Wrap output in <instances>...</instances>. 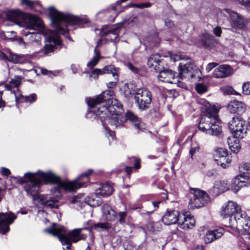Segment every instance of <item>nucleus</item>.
Returning a JSON list of instances; mask_svg holds the SVG:
<instances>
[{"label": "nucleus", "mask_w": 250, "mask_h": 250, "mask_svg": "<svg viewBox=\"0 0 250 250\" xmlns=\"http://www.w3.org/2000/svg\"><path fill=\"white\" fill-rule=\"evenodd\" d=\"M54 193L56 194V198H50L48 200H43L42 204L46 207L50 208H57L58 206V199L61 197V193L58 188L54 189Z\"/></svg>", "instance_id": "7c9ffc66"}, {"label": "nucleus", "mask_w": 250, "mask_h": 250, "mask_svg": "<svg viewBox=\"0 0 250 250\" xmlns=\"http://www.w3.org/2000/svg\"><path fill=\"white\" fill-rule=\"evenodd\" d=\"M195 224V221L192 216L182 214L180 217L178 225L181 229H186L192 228Z\"/></svg>", "instance_id": "393cba45"}, {"label": "nucleus", "mask_w": 250, "mask_h": 250, "mask_svg": "<svg viewBox=\"0 0 250 250\" xmlns=\"http://www.w3.org/2000/svg\"><path fill=\"white\" fill-rule=\"evenodd\" d=\"M0 59L7 61L8 60V55H6L1 51H0Z\"/></svg>", "instance_id": "69168bd1"}, {"label": "nucleus", "mask_w": 250, "mask_h": 250, "mask_svg": "<svg viewBox=\"0 0 250 250\" xmlns=\"http://www.w3.org/2000/svg\"><path fill=\"white\" fill-rule=\"evenodd\" d=\"M23 55H18L10 52L8 55V61L15 63H22L25 62Z\"/></svg>", "instance_id": "473e14b6"}, {"label": "nucleus", "mask_w": 250, "mask_h": 250, "mask_svg": "<svg viewBox=\"0 0 250 250\" xmlns=\"http://www.w3.org/2000/svg\"><path fill=\"white\" fill-rule=\"evenodd\" d=\"M94 229L99 231L107 230L111 228V225L109 223H98L94 226Z\"/></svg>", "instance_id": "ea45409f"}, {"label": "nucleus", "mask_w": 250, "mask_h": 250, "mask_svg": "<svg viewBox=\"0 0 250 250\" xmlns=\"http://www.w3.org/2000/svg\"><path fill=\"white\" fill-rule=\"evenodd\" d=\"M21 77L16 76L13 79H12L9 83L5 85V89L12 91L13 87H18L21 84Z\"/></svg>", "instance_id": "72a5a7b5"}, {"label": "nucleus", "mask_w": 250, "mask_h": 250, "mask_svg": "<svg viewBox=\"0 0 250 250\" xmlns=\"http://www.w3.org/2000/svg\"><path fill=\"white\" fill-rule=\"evenodd\" d=\"M225 90V93L227 94H234L238 95V93L236 91H234L231 87H227L224 88Z\"/></svg>", "instance_id": "864d4df0"}, {"label": "nucleus", "mask_w": 250, "mask_h": 250, "mask_svg": "<svg viewBox=\"0 0 250 250\" xmlns=\"http://www.w3.org/2000/svg\"><path fill=\"white\" fill-rule=\"evenodd\" d=\"M165 24L167 27L169 28L172 27L174 26L173 22L169 19H166L165 20Z\"/></svg>", "instance_id": "e2e57ef3"}, {"label": "nucleus", "mask_w": 250, "mask_h": 250, "mask_svg": "<svg viewBox=\"0 0 250 250\" xmlns=\"http://www.w3.org/2000/svg\"><path fill=\"white\" fill-rule=\"evenodd\" d=\"M226 226L236 231L240 229H243L246 231L250 228V219L246 213L242 211L241 212H238L229 218V224Z\"/></svg>", "instance_id": "1a4fd4ad"}, {"label": "nucleus", "mask_w": 250, "mask_h": 250, "mask_svg": "<svg viewBox=\"0 0 250 250\" xmlns=\"http://www.w3.org/2000/svg\"><path fill=\"white\" fill-rule=\"evenodd\" d=\"M114 94V91L112 90H107L97 96L95 98H90L87 101V103L89 106L94 107L97 106V104L103 102L107 101L108 104L110 102L112 98L111 97Z\"/></svg>", "instance_id": "2eb2a0df"}, {"label": "nucleus", "mask_w": 250, "mask_h": 250, "mask_svg": "<svg viewBox=\"0 0 250 250\" xmlns=\"http://www.w3.org/2000/svg\"><path fill=\"white\" fill-rule=\"evenodd\" d=\"M135 99L139 109L145 110L148 108L151 103V92L146 88H138L135 93Z\"/></svg>", "instance_id": "9d476101"}, {"label": "nucleus", "mask_w": 250, "mask_h": 250, "mask_svg": "<svg viewBox=\"0 0 250 250\" xmlns=\"http://www.w3.org/2000/svg\"><path fill=\"white\" fill-rule=\"evenodd\" d=\"M238 1L241 5L250 8V0H238Z\"/></svg>", "instance_id": "13d9d810"}, {"label": "nucleus", "mask_w": 250, "mask_h": 250, "mask_svg": "<svg viewBox=\"0 0 250 250\" xmlns=\"http://www.w3.org/2000/svg\"><path fill=\"white\" fill-rule=\"evenodd\" d=\"M8 21L21 25L22 22L27 29L34 30L36 27L42 26V21L37 16L26 14L19 10H12L7 13Z\"/></svg>", "instance_id": "39448f33"}, {"label": "nucleus", "mask_w": 250, "mask_h": 250, "mask_svg": "<svg viewBox=\"0 0 250 250\" xmlns=\"http://www.w3.org/2000/svg\"><path fill=\"white\" fill-rule=\"evenodd\" d=\"M92 171L91 169L88 170L73 181L62 182L59 176L51 171L44 172L39 170L37 173L27 172L20 180V183H26L24 189L31 196L37 195L42 181L45 183L56 184L59 188L71 191L81 188L85 183L87 182Z\"/></svg>", "instance_id": "f257e3e1"}, {"label": "nucleus", "mask_w": 250, "mask_h": 250, "mask_svg": "<svg viewBox=\"0 0 250 250\" xmlns=\"http://www.w3.org/2000/svg\"><path fill=\"white\" fill-rule=\"evenodd\" d=\"M97 46L98 44L95 47L94 50V56L87 64V66L90 68L94 67L98 63L100 59L102 58L100 51H98L97 49Z\"/></svg>", "instance_id": "f704fd0d"}, {"label": "nucleus", "mask_w": 250, "mask_h": 250, "mask_svg": "<svg viewBox=\"0 0 250 250\" xmlns=\"http://www.w3.org/2000/svg\"><path fill=\"white\" fill-rule=\"evenodd\" d=\"M218 108L214 105H206L205 113L201 118L199 123V129L207 134L218 135L222 131L218 119Z\"/></svg>", "instance_id": "20e7f679"}, {"label": "nucleus", "mask_w": 250, "mask_h": 250, "mask_svg": "<svg viewBox=\"0 0 250 250\" xmlns=\"http://www.w3.org/2000/svg\"><path fill=\"white\" fill-rule=\"evenodd\" d=\"M37 100V95L36 94H31L29 96H24L23 102L32 103Z\"/></svg>", "instance_id": "49530a36"}, {"label": "nucleus", "mask_w": 250, "mask_h": 250, "mask_svg": "<svg viewBox=\"0 0 250 250\" xmlns=\"http://www.w3.org/2000/svg\"><path fill=\"white\" fill-rule=\"evenodd\" d=\"M125 121L128 120L133 125L137 131L143 130L145 129V125L141 122L139 119L132 112L127 110L125 114Z\"/></svg>", "instance_id": "b1692460"}, {"label": "nucleus", "mask_w": 250, "mask_h": 250, "mask_svg": "<svg viewBox=\"0 0 250 250\" xmlns=\"http://www.w3.org/2000/svg\"><path fill=\"white\" fill-rule=\"evenodd\" d=\"M228 127L235 137L243 138L247 132V127L244 120L239 117H233L229 122Z\"/></svg>", "instance_id": "9b49d317"}, {"label": "nucleus", "mask_w": 250, "mask_h": 250, "mask_svg": "<svg viewBox=\"0 0 250 250\" xmlns=\"http://www.w3.org/2000/svg\"><path fill=\"white\" fill-rule=\"evenodd\" d=\"M84 229H88V228L75 229L69 231L67 234H65L64 227L54 224L50 228L44 229V231L58 237L63 245H66L67 249H70L72 243H77L80 240H84L86 239V235L81 233L82 231Z\"/></svg>", "instance_id": "7ed1b4c3"}, {"label": "nucleus", "mask_w": 250, "mask_h": 250, "mask_svg": "<svg viewBox=\"0 0 250 250\" xmlns=\"http://www.w3.org/2000/svg\"><path fill=\"white\" fill-rule=\"evenodd\" d=\"M134 161V167L138 169L140 168V160L138 158H135V157H133V158Z\"/></svg>", "instance_id": "052dcab7"}, {"label": "nucleus", "mask_w": 250, "mask_h": 250, "mask_svg": "<svg viewBox=\"0 0 250 250\" xmlns=\"http://www.w3.org/2000/svg\"><path fill=\"white\" fill-rule=\"evenodd\" d=\"M124 93L125 96L129 97L130 95L135 94V86L132 83H127L124 85Z\"/></svg>", "instance_id": "4c0bfd02"}, {"label": "nucleus", "mask_w": 250, "mask_h": 250, "mask_svg": "<svg viewBox=\"0 0 250 250\" xmlns=\"http://www.w3.org/2000/svg\"><path fill=\"white\" fill-rule=\"evenodd\" d=\"M119 222L121 224H123L125 222V219L127 216L126 212H120L119 213Z\"/></svg>", "instance_id": "3c124183"}, {"label": "nucleus", "mask_w": 250, "mask_h": 250, "mask_svg": "<svg viewBox=\"0 0 250 250\" xmlns=\"http://www.w3.org/2000/svg\"><path fill=\"white\" fill-rule=\"evenodd\" d=\"M131 5L134 7L143 8L150 7L151 6V4L150 2H144L140 4L132 3Z\"/></svg>", "instance_id": "09e8293b"}, {"label": "nucleus", "mask_w": 250, "mask_h": 250, "mask_svg": "<svg viewBox=\"0 0 250 250\" xmlns=\"http://www.w3.org/2000/svg\"><path fill=\"white\" fill-rule=\"evenodd\" d=\"M108 34H112L113 35V38L116 39L118 37V30L117 29H114L111 30H109L108 31H106L104 32V35L107 36Z\"/></svg>", "instance_id": "603ef678"}, {"label": "nucleus", "mask_w": 250, "mask_h": 250, "mask_svg": "<svg viewBox=\"0 0 250 250\" xmlns=\"http://www.w3.org/2000/svg\"><path fill=\"white\" fill-rule=\"evenodd\" d=\"M182 214L176 210H167L163 216L162 220L165 225H170L179 222Z\"/></svg>", "instance_id": "f3484780"}, {"label": "nucleus", "mask_w": 250, "mask_h": 250, "mask_svg": "<svg viewBox=\"0 0 250 250\" xmlns=\"http://www.w3.org/2000/svg\"><path fill=\"white\" fill-rule=\"evenodd\" d=\"M21 3L26 5L31 8H33L34 5L39 4L37 1H33L30 0H21Z\"/></svg>", "instance_id": "de8ad7c7"}, {"label": "nucleus", "mask_w": 250, "mask_h": 250, "mask_svg": "<svg viewBox=\"0 0 250 250\" xmlns=\"http://www.w3.org/2000/svg\"><path fill=\"white\" fill-rule=\"evenodd\" d=\"M196 90L198 93L203 94L208 91V87L203 83H198L196 85Z\"/></svg>", "instance_id": "c03bdc74"}, {"label": "nucleus", "mask_w": 250, "mask_h": 250, "mask_svg": "<svg viewBox=\"0 0 250 250\" xmlns=\"http://www.w3.org/2000/svg\"><path fill=\"white\" fill-rule=\"evenodd\" d=\"M239 138L238 137H235L234 135L232 137H229L228 138V144L229 148L234 153L238 152L241 148Z\"/></svg>", "instance_id": "2f4dec72"}, {"label": "nucleus", "mask_w": 250, "mask_h": 250, "mask_svg": "<svg viewBox=\"0 0 250 250\" xmlns=\"http://www.w3.org/2000/svg\"><path fill=\"white\" fill-rule=\"evenodd\" d=\"M113 192V188L109 184H105L100 186L95 190V195L103 197L110 196Z\"/></svg>", "instance_id": "cd10ccee"}, {"label": "nucleus", "mask_w": 250, "mask_h": 250, "mask_svg": "<svg viewBox=\"0 0 250 250\" xmlns=\"http://www.w3.org/2000/svg\"><path fill=\"white\" fill-rule=\"evenodd\" d=\"M109 104H110L109 106H112V111H116L115 107L118 108L119 110H122L123 106L122 104L120 102H119L116 99L112 98V99H111Z\"/></svg>", "instance_id": "79ce46f5"}, {"label": "nucleus", "mask_w": 250, "mask_h": 250, "mask_svg": "<svg viewBox=\"0 0 250 250\" xmlns=\"http://www.w3.org/2000/svg\"><path fill=\"white\" fill-rule=\"evenodd\" d=\"M52 23L56 31H50L48 42L44 46L45 53L53 51L54 45H59L61 41L58 36V33L66 35L69 30L76 29L77 27H82V25L88 22L87 20L81 19L70 14H64L58 11L54 7L48 8Z\"/></svg>", "instance_id": "f03ea898"}, {"label": "nucleus", "mask_w": 250, "mask_h": 250, "mask_svg": "<svg viewBox=\"0 0 250 250\" xmlns=\"http://www.w3.org/2000/svg\"><path fill=\"white\" fill-rule=\"evenodd\" d=\"M147 228L151 232L158 231L162 229V225L159 222H149L147 224Z\"/></svg>", "instance_id": "58836bf2"}, {"label": "nucleus", "mask_w": 250, "mask_h": 250, "mask_svg": "<svg viewBox=\"0 0 250 250\" xmlns=\"http://www.w3.org/2000/svg\"><path fill=\"white\" fill-rule=\"evenodd\" d=\"M242 211L240 207L236 203L229 201L226 205L222 207L221 214V216L226 218V221L229 222V218L238 212H241Z\"/></svg>", "instance_id": "ddd939ff"}, {"label": "nucleus", "mask_w": 250, "mask_h": 250, "mask_svg": "<svg viewBox=\"0 0 250 250\" xmlns=\"http://www.w3.org/2000/svg\"><path fill=\"white\" fill-rule=\"evenodd\" d=\"M11 173L10 170L5 167H2L1 170V174L3 175L8 176Z\"/></svg>", "instance_id": "680f3d73"}, {"label": "nucleus", "mask_w": 250, "mask_h": 250, "mask_svg": "<svg viewBox=\"0 0 250 250\" xmlns=\"http://www.w3.org/2000/svg\"><path fill=\"white\" fill-rule=\"evenodd\" d=\"M189 195V205L192 209L201 208L210 201L208 194L199 188H190Z\"/></svg>", "instance_id": "6e6552de"}, {"label": "nucleus", "mask_w": 250, "mask_h": 250, "mask_svg": "<svg viewBox=\"0 0 250 250\" xmlns=\"http://www.w3.org/2000/svg\"><path fill=\"white\" fill-rule=\"evenodd\" d=\"M229 189V186L226 181H216L209 192L214 196H217L220 193L224 192Z\"/></svg>", "instance_id": "a878e982"}, {"label": "nucleus", "mask_w": 250, "mask_h": 250, "mask_svg": "<svg viewBox=\"0 0 250 250\" xmlns=\"http://www.w3.org/2000/svg\"><path fill=\"white\" fill-rule=\"evenodd\" d=\"M112 112H113V111H112V106H103L98 107V108L95 111L96 116L100 118L102 121L106 118H108Z\"/></svg>", "instance_id": "c756f323"}, {"label": "nucleus", "mask_w": 250, "mask_h": 250, "mask_svg": "<svg viewBox=\"0 0 250 250\" xmlns=\"http://www.w3.org/2000/svg\"><path fill=\"white\" fill-rule=\"evenodd\" d=\"M17 216L12 213H0V233L4 234L9 230V225L16 219Z\"/></svg>", "instance_id": "4468645a"}, {"label": "nucleus", "mask_w": 250, "mask_h": 250, "mask_svg": "<svg viewBox=\"0 0 250 250\" xmlns=\"http://www.w3.org/2000/svg\"><path fill=\"white\" fill-rule=\"evenodd\" d=\"M2 94V92L0 91V108L4 106L5 105V103L1 100V96Z\"/></svg>", "instance_id": "338daca9"}, {"label": "nucleus", "mask_w": 250, "mask_h": 250, "mask_svg": "<svg viewBox=\"0 0 250 250\" xmlns=\"http://www.w3.org/2000/svg\"><path fill=\"white\" fill-rule=\"evenodd\" d=\"M132 167H125V171L128 174H130V173L132 172Z\"/></svg>", "instance_id": "774afa93"}, {"label": "nucleus", "mask_w": 250, "mask_h": 250, "mask_svg": "<svg viewBox=\"0 0 250 250\" xmlns=\"http://www.w3.org/2000/svg\"><path fill=\"white\" fill-rule=\"evenodd\" d=\"M239 171L245 178H250V163L243 162L239 167Z\"/></svg>", "instance_id": "c9c22d12"}, {"label": "nucleus", "mask_w": 250, "mask_h": 250, "mask_svg": "<svg viewBox=\"0 0 250 250\" xmlns=\"http://www.w3.org/2000/svg\"><path fill=\"white\" fill-rule=\"evenodd\" d=\"M40 69H41V73L43 75H50L52 74V71H48L46 69L41 68Z\"/></svg>", "instance_id": "0e129e2a"}, {"label": "nucleus", "mask_w": 250, "mask_h": 250, "mask_svg": "<svg viewBox=\"0 0 250 250\" xmlns=\"http://www.w3.org/2000/svg\"><path fill=\"white\" fill-rule=\"evenodd\" d=\"M88 204L92 207L99 206L102 204V201L101 198L96 197L95 198L88 197L87 200Z\"/></svg>", "instance_id": "a19ab883"}, {"label": "nucleus", "mask_w": 250, "mask_h": 250, "mask_svg": "<svg viewBox=\"0 0 250 250\" xmlns=\"http://www.w3.org/2000/svg\"><path fill=\"white\" fill-rule=\"evenodd\" d=\"M250 179L245 178V177L240 173L233 179L232 184L233 188L232 189L234 190V192H237L242 187L249 186L250 185Z\"/></svg>", "instance_id": "412c9836"}, {"label": "nucleus", "mask_w": 250, "mask_h": 250, "mask_svg": "<svg viewBox=\"0 0 250 250\" xmlns=\"http://www.w3.org/2000/svg\"><path fill=\"white\" fill-rule=\"evenodd\" d=\"M122 111H113L108 118V123L111 125L115 127H121L123 125L125 121V118L121 115Z\"/></svg>", "instance_id": "aec40b11"}, {"label": "nucleus", "mask_w": 250, "mask_h": 250, "mask_svg": "<svg viewBox=\"0 0 250 250\" xmlns=\"http://www.w3.org/2000/svg\"><path fill=\"white\" fill-rule=\"evenodd\" d=\"M117 69L113 65H108L104 66L103 69L95 68L92 70L90 76L94 79H97L99 75L105 74H111L114 76L117 75Z\"/></svg>", "instance_id": "a211bd4d"}, {"label": "nucleus", "mask_w": 250, "mask_h": 250, "mask_svg": "<svg viewBox=\"0 0 250 250\" xmlns=\"http://www.w3.org/2000/svg\"><path fill=\"white\" fill-rule=\"evenodd\" d=\"M243 92L246 95H250V82L244 83L242 86Z\"/></svg>", "instance_id": "8fccbe9b"}, {"label": "nucleus", "mask_w": 250, "mask_h": 250, "mask_svg": "<svg viewBox=\"0 0 250 250\" xmlns=\"http://www.w3.org/2000/svg\"><path fill=\"white\" fill-rule=\"evenodd\" d=\"M213 155L214 160L218 165L223 168L229 167L231 160L228 155L227 149L222 147L217 148L214 150Z\"/></svg>", "instance_id": "f8f14e48"}, {"label": "nucleus", "mask_w": 250, "mask_h": 250, "mask_svg": "<svg viewBox=\"0 0 250 250\" xmlns=\"http://www.w3.org/2000/svg\"><path fill=\"white\" fill-rule=\"evenodd\" d=\"M213 42V37L209 35H204L201 39L202 44L206 48H210Z\"/></svg>", "instance_id": "e433bc0d"}, {"label": "nucleus", "mask_w": 250, "mask_h": 250, "mask_svg": "<svg viewBox=\"0 0 250 250\" xmlns=\"http://www.w3.org/2000/svg\"><path fill=\"white\" fill-rule=\"evenodd\" d=\"M224 234V230L222 228L208 230L204 237V241L206 244H209L214 240L220 238Z\"/></svg>", "instance_id": "6ab92c4d"}, {"label": "nucleus", "mask_w": 250, "mask_h": 250, "mask_svg": "<svg viewBox=\"0 0 250 250\" xmlns=\"http://www.w3.org/2000/svg\"><path fill=\"white\" fill-rule=\"evenodd\" d=\"M229 16L231 21V30L233 32H236L235 31L236 29H244L248 23L246 18L237 13L231 12Z\"/></svg>", "instance_id": "dca6fc26"}, {"label": "nucleus", "mask_w": 250, "mask_h": 250, "mask_svg": "<svg viewBox=\"0 0 250 250\" xmlns=\"http://www.w3.org/2000/svg\"><path fill=\"white\" fill-rule=\"evenodd\" d=\"M42 26L36 27L34 30L29 29L31 31L26 32L24 33V35L25 36H30L29 38V43L31 44L32 46L37 45L40 46L41 45V35L39 34L38 32H35V31H37L38 28L42 29L44 28V25L42 23Z\"/></svg>", "instance_id": "5701e85b"}, {"label": "nucleus", "mask_w": 250, "mask_h": 250, "mask_svg": "<svg viewBox=\"0 0 250 250\" xmlns=\"http://www.w3.org/2000/svg\"><path fill=\"white\" fill-rule=\"evenodd\" d=\"M214 34L217 37H220L222 33V29L220 26H217L213 29Z\"/></svg>", "instance_id": "4d7b16f0"}, {"label": "nucleus", "mask_w": 250, "mask_h": 250, "mask_svg": "<svg viewBox=\"0 0 250 250\" xmlns=\"http://www.w3.org/2000/svg\"><path fill=\"white\" fill-rule=\"evenodd\" d=\"M228 109L230 113H237L238 114H241L245 112L246 107L245 104L242 102L233 101L229 104Z\"/></svg>", "instance_id": "bb28decb"}, {"label": "nucleus", "mask_w": 250, "mask_h": 250, "mask_svg": "<svg viewBox=\"0 0 250 250\" xmlns=\"http://www.w3.org/2000/svg\"><path fill=\"white\" fill-rule=\"evenodd\" d=\"M217 65V63L215 62L209 63L206 68V70L207 72H210L213 68Z\"/></svg>", "instance_id": "5fc2aeb1"}, {"label": "nucleus", "mask_w": 250, "mask_h": 250, "mask_svg": "<svg viewBox=\"0 0 250 250\" xmlns=\"http://www.w3.org/2000/svg\"><path fill=\"white\" fill-rule=\"evenodd\" d=\"M159 54H152L148 59L147 65L156 72H159L158 75L159 80L162 82L173 83L175 73L170 69H164L163 59Z\"/></svg>", "instance_id": "423d86ee"}, {"label": "nucleus", "mask_w": 250, "mask_h": 250, "mask_svg": "<svg viewBox=\"0 0 250 250\" xmlns=\"http://www.w3.org/2000/svg\"><path fill=\"white\" fill-rule=\"evenodd\" d=\"M13 93H14L15 97V101L17 104H19L21 102H23L24 97V96L22 95L21 92L17 90V91H14Z\"/></svg>", "instance_id": "a18cd8bd"}, {"label": "nucleus", "mask_w": 250, "mask_h": 250, "mask_svg": "<svg viewBox=\"0 0 250 250\" xmlns=\"http://www.w3.org/2000/svg\"><path fill=\"white\" fill-rule=\"evenodd\" d=\"M169 57L173 62H176L179 60L188 61V62L185 63L181 62L179 64L178 68L180 77H194V75L193 72L197 71V69L193 62H192V61L189 57L182 54L180 52H173L170 53Z\"/></svg>", "instance_id": "0eeeda50"}, {"label": "nucleus", "mask_w": 250, "mask_h": 250, "mask_svg": "<svg viewBox=\"0 0 250 250\" xmlns=\"http://www.w3.org/2000/svg\"><path fill=\"white\" fill-rule=\"evenodd\" d=\"M116 69H117V75L115 76H114L112 75L113 77L114 78L115 81L113 82H110L108 83H107L106 85L108 88H112L114 87L116 84H117L118 81H119V70L118 68L116 67Z\"/></svg>", "instance_id": "37998d69"}, {"label": "nucleus", "mask_w": 250, "mask_h": 250, "mask_svg": "<svg viewBox=\"0 0 250 250\" xmlns=\"http://www.w3.org/2000/svg\"><path fill=\"white\" fill-rule=\"evenodd\" d=\"M102 212L104 217L109 221H112L115 220L117 217V214L112 208L108 204H104L102 208Z\"/></svg>", "instance_id": "c85d7f7f"}, {"label": "nucleus", "mask_w": 250, "mask_h": 250, "mask_svg": "<svg viewBox=\"0 0 250 250\" xmlns=\"http://www.w3.org/2000/svg\"><path fill=\"white\" fill-rule=\"evenodd\" d=\"M199 147L198 146H192L191 149L189 151V153L191 157L192 158L193 155L197 151H199Z\"/></svg>", "instance_id": "6e6d98bb"}, {"label": "nucleus", "mask_w": 250, "mask_h": 250, "mask_svg": "<svg viewBox=\"0 0 250 250\" xmlns=\"http://www.w3.org/2000/svg\"><path fill=\"white\" fill-rule=\"evenodd\" d=\"M127 67L134 73H138L139 72V69L133 66L131 63H128L127 64Z\"/></svg>", "instance_id": "bf43d9fd"}, {"label": "nucleus", "mask_w": 250, "mask_h": 250, "mask_svg": "<svg viewBox=\"0 0 250 250\" xmlns=\"http://www.w3.org/2000/svg\"><path fill=\"white\" fill-rule=\"evenodd\" d=\"M232 74V69L227 64L219 66L213 71V76L216 78H223L228 77Z\"/></svg>", "instance_id": "4be33fe9"}]
</instances>
